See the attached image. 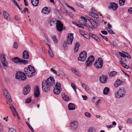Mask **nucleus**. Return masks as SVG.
Listing matches in <instances>:
<instances>
[{
  "label": "nucleus",
  "instance_id": "nucleus-27",
  "mask_svg": "<svg viewBox=\"0 0 132 132\" xmlns=\"http://www.w3.org/2000/svg\"><path fill=\"white\" fill-rule=\"evenodd\" d=\"M48 46L49 47V50L48 51V54L51 57L53 58L54 56L53 54L51 49L50 46L48 44Z\"/></svg>",
  "mask_w": 132,
  "mask_h": 132
},
{
  "label": "nucleus",
  "instance_id": "nucleus-7",
  "mask_svg": "<svg viewBox=\"0 0 132 132\" xmlns=\"http://www.w3.org/2000/svg\"><path fill=\"white\" fill-rule=\"evenodd\" d=\"M56 30L57 31L61 32L63 30V24L60 21L57 20L56 22Z\"/></svg>",
  "mask_w": 132,
  "mask_h": 132
},
{
  "label": "nucleus",
  "instance_id": "nucleus-22",
  "mask_svg": "<svg viewBox=\"0 0 132 132\" xmlns=\"http://www.w3.org/2000/svg\"><path fill=\"white\" fill-rule=\"evenodd\" d=\"M80 45V44L78 42H77L75 43L74 49L75 53H77L78 51Z\"/></svg>",
  "mask_w": 132,
  "mask_h": 132
},
{
  "label": "nucleus",
  "instance_id": "nucleus-16",
  "mask_svg": "<svg viewBox=\"0 0 132 132\" xmlns=\"http://www.w3.org/2000/svg\"><path fill=\"white\" fill-rule=\"evenodd\" d=\"M88 20L90 22L94 28H97V25L95 21L90 18H89Z\"/></svg>",
  "mask_w": 132,
  "mask_h": 132
},
{
  "label": "nucleus",
  "instance_id": "nucleus-39",
  "mask_svg": "<svg viewBox=\"0 0 132 132\" xmlns=\"http://www.w3.org/2000/svg\"><path fill=\"white\" fill-rule=\"evenodd\" d=\"M90 34L91 33H89V34H85L84 35V37L86 39H89L90 38Z\"/></svg>",
  "mask_w": 132,
  "mask_h": 132
},
{
  "label": "nucleus",
  "instance_id": "nucleus-44",
  "mask_svg": "<svg viewBox=\"0 0 132 132\" xmlns=\"http://www.w3.org/2000/svg\"><path fill=\"white\" fill-rule=\"evenodd\" d=\"M61 84L59 82H57L55 84V86L54 88H56L57 89H58V87H60V88L61 87Z\"/></svg>",
  "mask_w": 132,
  "mask_h": 132
},
{
  "label": "nucleus",
  "instance_id": "nucleus-51",
  "mask_svg": "<svg viewBox=\"0 0 132 132\" xmlns=\"http://www.w3.org/2000/svg\"><path fill=\"white\" fill-rule=\"evenodd\" d=\"M125 52H123L122 53H121V52H119V54L121 56L124 57L125 56Z\"/></svg>",
  "mask_w": 132,
  "mask_h": 132
},
{
  "label": "nucleus",
  "instance_id": "nucleus-25",
  "mask_svg": "<svg viewBox=\"0 0 132 132\" xmlns=\"http://www.w3.org/2000/svg\"><path fill=\"white\" fill-rule=\"evenodd\" d=\"M56 88H54L53 92L54 94L57 95L59 94L60 93V90H61V88L60 87H58V89Z\"/></svg>",
  "mask_w": 132,
  "mask_h": 132
},
{
  "label": "nucleus",
  "instance_id": "nucleus-4",
  "mask_svg": "<svg viewBox=\"0 0 132 132\" xmlns=\"http://www.w3.org/2000/svg\"><path fill=\"white\" fill-rule=\"evenodd\" d=\"M15 78L22 80H24L26 79V76L25 73L21 71H18L16 72L15 75Z\"/></svg>",
  "mask_w": 132,
  "mask_h": 132
},
{
  "label": "nucleus",
  "instance_id": "nucleus-37",
  "mask_svg": "<svg viewBox=\"0 0 132 132\" xmlns=\"http://www.w3.org/2000/svg\"><path fill=\"white\" fill-rule=\"evenodd\" d=\"M52 40L55 43H57V40L56 37L55 36H52Z\"/></svg>",
  "mask_w": 132,
  "mask_h": 132
},
{
  "label": "nucleus",
  "instance_id": "nucleus-31",
  "mask_svg": "<svg viewBox=\"0 0 132 132\" xmlns=\"http://www.w3.org/2000/svg\"><path fill=\"white\" fill-rule=\"evenodd\" d=\"M82 88L84 89L88 93L90 91L88 89V88L87 85L85 84H83L82 85Z\"/></svg>",
  "mask_w": 132,
  "mask_h": 132
},
{
  "label": "nucleus",
  "instance_id": "nucleus-19",
  "mask_svg": "<svg viewBox=\"0 0 132 132\" xmlns=\"http://www.w3.org/2000/svg\"><path fill=\"white\" fill-rule=\"evenodd\" d=\"M35 70H33L32 71V70H28V73L27 72L26 75L28 77L30 78L35 75Z\"/></svg>",
  "mask_w": 132,
  "mask_h": 132
},
{
  "label": "nucleus",
  "instance_id": "nucleus-35",
  "mask_svg": "<svg viewBox=\"0 0 132 132\" xmlns=\"http://www.w3.org/2000/svg\"><path fill=\"white\" fill-rule=\"evenodd\" d=\"M72 71L73 73L77 76L80 75V73L78 71H76L75 69H72Z\"/></svg>",
  "mask_w": 132,
  "mask_h": 132
},
{
  "label": "nucleus",
  "instance_id": "nucleus-8",
  "mask_svg": "<svg viewBox=\"0 0 132 132\" xmlns=\"http://www.w3.org/2000/svg\"><path fill=\"white\" fill-rule=\"evenodd\" d=\"M71 129L73 131H75L78 127L77 122L76 121H73L70 123Z\"/></svg>",
  "mask_w": 132,
  "mask_h": 132
},
{
  "label": "nucleus",
  "instance_id": "nucleus-58",
  "mask_svg": "<svg viewBox=\"0 0 132 132\" xmlns=\"http://www.w3.org/2000/svg\"><path fill=\"white\" fill-rule=\"evenodd\" d=\"M31 98H29L26 100V102L27 103H29L31 102Z\"/></svg>",
  "mask_w": 132,
  "mask_h": 132
},
{
  "label": "nucleus",
  "instance_id": "nucleus-11",
  "mask_svg": "<svg viewBox=\"0 0 132 132\" xmlns=\"http://www.w3.org/2000/svg\"><path fill=\"white\" fill-rule=\"evenodd\" d=\"M4 95L6 97L9 101L11 102L12 99L10 94H9L7 90L6 89H4L3 91Z\"/></svg>",
  "mask_w": 132,
  "mask_h": 132
},
{
  "label": "nucleus",
  "instance_id": "nucleus-30",
  "mask_svg": "<svg viewBox=\"0 0 132 132\" xmlns=\"http://www.w3.org/2000/svg\"><path fill=\"white\" fill-rule=\"evenodd\" d=\"M75 108V106L72 103H70L68 105V108L69 110H73Z\"/></svg>",
  "mask_w": 132,
  "mask_h": 132
},
{
  "label": "nucleus",
  "instance_id": "nucleus-49",
  "mask_svg": "<svg viewBox=\"0 0 132 132\" xmlns=\"http://www.w3.org/2000/svg\"><path fill=\"white\" fill-rule=\"evenodd\" d=\"M127 122L128 124H132V119L129 118L128 119L127 121Z\"/></svg>",
  "mask_w": 132,
  "mask_h": 132
},
{
  "label": "nucleus",
  "instance_id": "nucleus-53",
  "mask_svg": "<svg viewBox=\"0 0 132 132\" xmlns=\"http://www.w3.org/2000/svg\"><path fill=\"white\" fill-rule=\"evenodd\" d=\"M101 36L104 39H105L106 41H108V39L105 36H103L102 34H100Z\"/></svg>",
  "mask_w": 132,
  "mask_h": 132
},
{
  "label": "nucleus",
  "instance_id": "nucleus-15",
  "mask_svg": "<svg viewBox=\"0 0 132 132\" xmlns=\"http://www.w3.org/2000/svg\"><path fill=\"white\" fill-rule=\"evenodd\" d=\"M107 77L102 75L100 78L99 80L102 83H105L107 81Z\"/></svg>",
  "mask_w": 132,
  "mask_h": 132
},
{
  "label": "nucleus",
  "instance_id": "nucleus-3",
  "mask_svg": "<svg viewBox=\"0 0 132 132\" xmlns=\"http://www.w3.org/2000/svg\"><path fill=\"white\" fill-rule=\"evenodd\" d=\"M0 61L4 69H6L8 67V63L4 54H2L1 55Z\"/></svg>",
  "mask_w": 132,
  "mask_h": 132
},
{
  "label": "nucleus",
  "instance_id": "nucleus-1",
  "mask_svg": "<svg viewBox=\"0 0 132 132\" xmlns=\"http://www.w3.org/2000/svg\"><path fill=\"white\" fill-rule=\"evenodd\" d=\"M55 84L54 78L50 77L48 78L46 80H44L42 82V89L44 92H48L50 91V89Z\"/></svg>",
  "mask_w": 132,
  "mask_h": 132
},
{
  "label": "nucleus",
  "instance_id": "nucleus-63",
  "mask_svg": "<svg viewBox=\"0 0 132 132\" xmlns=\"http://www.w3.org/2000/svg\"><path fill=\"white\" fill-rule=\"evenodd\" d=\"M12 3H14L15 5L16 6L18 5V4L16 2L15 0H11Z\"/></svg>",
  "mask_w": 132,
  "mask_h": 132
},
{
  "label": "nucleus",
  "instance_id": "nucleus-9",
  "mask_svg": "<svg viewBox=\"0 0 132 132\" xmlns=\"http://www.w3.org/2000/svg\"><path fill=\"white\" fill-rule=\"evenodd\" d=\"M73 34L72 33L69 34L67 36V43L68 44H71L73 39Z\"/></svg>",
  "mask_w": 132,
  "mask_h": 132
},
{
  "label": "nucleus",
  "instance_id": "nucleus-26",
  "mask_svg": "<svg viewBox=\"0 0 132 132\" xmlns=\"http://www.w3.org/2000/svg\"><path fill=\"white\" fill-rule=\"evenodd\" d=\"M21 59L18 57H14L12 59V61L15 63H20Z\"/></svg>",
  "mask_w": 132,
  "mask_h": 132
},
{
  "label": "nucleus",
  "instance_id": "nucleus-34",
  "mask_svg": "<svg viewBox=\"0 0 132 132\" xmlns=\"http://www.w3.org/2000/svg\"><path fill=\"white\" fill-rule=\"evenodd\" d=\"M120 63L121 65H122L123 67H124V68L127 69H128L129 68V67L127 65L122 61H120Z\"/></svg>",
  "mask_w": 132,
  "mask_h": 132
},
{
  "label": "nucleus",
  "instance_id": "nucleus-38",
  "mask_svg": "<svg viewBox=\"0 0 132 132\" xmlns=\"http://www.w3.org/2000/svg\"><path fill=\"white\" fill-rule=\"evenodd\" d=\"M126 0H119V3L120 6H123L124 5L125 2Z\"/></svg>",
  "mask_w": 132,
  "mask_h": 132
},
{
  "label": "nucleus",
  "instance_id": "nucleus-18",
  "mask_svg": "<svg viewBox=\"0 0 132 132\" xmlns=\"http://www.w3.org/2000/svg\"><path fill=\"white\" fill-rule=\"evenodd\" d=\"M110 6L109 7V9H112L114 10H116L117 7V5L114 3H110Z\"/></svg>",
  "mask_w": 132,
  "mask_h": 132
},
{
  "label": "nucleus",
  "instance_id": "nucleus-5",
  "mask_svg": "<svg viewBox=\"0 0 132 132\" xmlns=\"http://www.w3.org/2000/svg\"><path fill=\"white\" fill-rule=\"evenodd\" d=\"M87 53L85 51L81 52L79 54V56L78 58L79 61L84 62L87 57Z\"/></svg>",
  "mask_w": 132,
  "mask_h": 132
},
{
  "label": "nucleus",
  "instance_id": "nucleus-40",
  "mask_svg": "<svg viewBox=\"0 0 132 132\" xmlns=\"http://www.w3.org/2000/svg\"><path fill=\"white\" fill-rule=\"evenodd\" d=\"M116 83H117L119 85H121L122 84L123 82L119 79H118L115 81Z\"/></svg>",
  "mask_w": 132,
  "mask_h": 132
},
{
  "label": "nucleus",
  "instance_id": "nucleus-48",
  "mask_svg": "<svg viewBox=\"0 0 132 132\" xmlns=\"http://www.w3.org/2000/svg\"><path fill=\"white\" fill-rule=\"evenodd\" d=\"M117 42L116 41H113V46L114 47H117Z\"/></svg>",
  "mask_w": 132,
  "mask_h": 132
},
{
  "label": "nucleus",
  "instance_id": "nucleus-64",
  "mask_svg": "<svg viewBox=\"0 0 132 132\" xmlns=\"http://www.w3.org/2000/svg\"><path fill=\"white\" fill-rule=\"evenodd\" d=\"M128 12L129 13H132V8L130 7L129 8V9L128 10Z\"/></svg>",
  "mask_w": 132,
  "mask_h": 132
},
{
  "label": "nucleus",
  "instance_id": "nucleus-6",
  "mask_svg": "<svg viewBox=\"0 0 132 132\" xmlns=\"http://www.w3.org/2000/svg\"><path fill=\"white\" fill-rule=\"evenodd\" d=\"M103 65V61L101 58L98 59V60L96 61L95 64V67L97 69L100 68L102 67Z\"/></svg>",
  "mask_w": 132,
  "mask_h": 132
},
{
  "label": "nucleus",
  "instance_id": "nucleus-24",
  "mask_svg": "<svg viewBox=\"0 0 132 132\" xmlns=\"http://www.w3.org/2000/svg\"><path fill=\"white\" fill-rule=\"evenodd\" d=\"M39 2V0H31V2L32 5L35 7L38 5Z\"/></svg>",
  "mask_w": 132,
  "mask_h": 132
},
{
  "label": "nucleus",
  "instance_id": "nucleus-56",
  "mask_svg": "<svg viewBox=\"0 0 132 132\" xmlns=\"http://www.w3.org/2000/svg\"><path fill=\"white\" fill-rule=\"evenodd\" d=\"M59 75H61L63 76H64L65 75L64 73L61 70H59Z\"/></svg>",
  "mask_w": 132,
  "mask_h": 132
},
{
  "label": "nucleus",
  "instance_id": "nucleus-42",
  "mask_svg": "<svg viewBox=\"0 0 132 132\" xmlns=\"http://www.w3.org/2000/svg\"><path fill=\"white\" fill-rule=\"evenodd\" d=\"M20 62V63H23L24 64H27L28 62V61L27 60H24L21 59Z\"/></svg>",
  "mask_w": 132,
  "mask_h": 132
},
{
  "label": "nucleus",
  "instance_id": "nucleus-50",
  "mask_svg": "<svg viewBox=\"0 0 132 132\" xmlns=\"http://www.w3.org/2000/svg\"><path fill=\"white\" fill-rule=\"evenodd\" d=\"M8 131L9 132H15L16 130L13 128H9Z\"/></svg>",
  "mask_w": 132,
  "mask_h": 132
},
{
  "label": "nucleus",
  "instance_id": "nucleus-32",
  "mask_svg": "<svg viewBox=\"0 0 132 132\" xmlns=\"http://www.w3.org/2000/svg\"><path fill=\"white\" fill-rule=\"evenodd\" d=\"M109 89L108 87H105L103 90V94L105 95H107L109 93Z\"/></svg>",
  "mask_w": 132,
  "mask_h": 132
},
{
  "label": "nucleus",
  "instance_id": "nucleus-28",
  "mask_svg": "<svg viewBox=\"0 0 132 132\" xmlns=\"http://www.w3.org/2000/svg\"><path fill=\"white\" fill-rule=\"evenodd\" d=\"M90 36L94 38L96 40L99 42L100 39L98 37L96 36L95 35L91 33L90 34Z\"/></svg>",
  "mask_w": 132,
  "mask_h": 132
},
{
  "label": "nucleus",
  "instance_id": "nucleus-33",
  "mask_svg": "<svg viewBox=\"0 0 132 132\" xmlns=\"http://www.w3.org/2000/svg\"><path fill=\"white\" fill-rule=\"evenodd\" d=\"M62 97L63 100L66 101H68L69 100L70 98L67 95H66L64 94H63Z\"/></svg>",
  "mask_w": 132,
  "mask_h": 132
},
{
  "label": "nucleus",
  "instance_id": "nucleus-61",
  "mask_svg": "<svg viewBox=\"0 0 132 132\" xmlns=\"http://www.w3.org/2000/svg\"><path fill=\"white\" fill-rule=\"evenodd\" d=\"M80 18L81 19L84 20V21L85 22H86L87 21V19H85L84 17L83 16H81V17Z\"/></svg>",
  "mask_w": 132,
  "mask_h": 132
},
{
  "label": "nucleus",
  "instance_id": "nucleus-46",
  "mask_svg": "<svg viewBox=\"0 0 132 132\" xmlns=\"http://www.w3.org/2000/svg\"><path fill=\"white\" fill-rule=\"evenodd\" d=\"M85 115L86 117L89 118H90L91 117V115L88 112H86L85 113Z\"/></svg>",
  "mask_w": 132,
  "mask_h": 132
},
{
  "label": "nucleus",
  "instance_id": "nucleus-55",
  "mask_svg": "<svg viewBox=\"0 0 132 132\" xmlns=\"http://www.w3.org/2000/svg\"><path fill=\"white\" fill-rule=\"evenodd\" d=\"M79 23H80L79 24H81L84 25V24L85 23V22L83 20H80L79 21Z\"/></svg>",
  "mask_w": 132,
  "mask_h": 132
},
{
  "label": "nucleus",
  "instance_id": "nucleus-47",
  "mask_svg": "<svg viewBox=\"0 0 132 132\" xmlns=\"http://www.w3.org/2000/svg\"><path fill=\"white\" fill-rule=\"evenodd\" d=\"M28 70H32V71L33 70H35L34 68L31 65H28Z\"/></svg>",
  "mask_w": 132,
  "mask_h": 132
},
{
  "label": "nucleus",
  "instance_id": "nucleus-60",
  "mask_svg": "<svg viewBox=\"0 0 132 132\" xmlns=\"http://www.w3.org/2000/svg\"><path fill=\"white\" fill-rule=\"evenodd\" d=\"M101 32L103 34H105V35H107L108 34V33L105 30L101 31Z\"/></svg>",
  "mask_w": 132,
  "mask_h": 132
},
{
  "label": "nucleus",
  "instance_id": "nucleus-2",
  "mask_svg": "<svg viewBox=\"0 0 132 132\" xmlns=\"http://www.w3.org/2000/svg\"><path fill=\"white\" fill-rule=\"evenodd\" d=\"M126 93L125 89L124 88L122 87L120 88L115 94L116 97L119 98L123 97L125 95Z\"/></svg>",
  "mask_w": 132,
  "mask_h": 132
},
{
  "label": "nucleus",
  "instance_id": "nucleus-14",
  "mask_svg": "<svg viewBox=\"0 0 132 132\" xmlns=\"http://www.w3.org/2000/svg\"><path fill=\"white\" fill-rule=\"evenodd\" d=\"M30 85H28L27 86L24 87L23 88V92L24 94L26 95L29 92L30 89Z\"/></svg>",
  "mask_w": 132,
  "mask_h": 132
},
{
  "label": "nucleus",
  "instance_id": "nucleus-43",
  "mask_svg": "<svg viewBox=\"0 0 132 132\" xmlns=\"http://www.w3.org/2000/svg\"><path fill=\"white\" fill-rule=\"evenodd\" d=\"M71 86L72 88H73V90H74L75 92H76V86L75 85L72 83H71Z\"/></svg>",
  "mask_w": 132,
  "mask_h": 132
},
{
  "label": "nucleus",
  "instance_id": "nucleus-13",
  "mask_svg": "<svg viewBox=\"0 0 132 132\" xmlns=\"http://www.w3.org/2000/svg\"><path fill=\"white\" fill-rule=\"evenodd\" d=\"M94 58L93 56H90L86 61L87 66H89L94 61Z\"/></svg>",
  "mask_w": 132,
  "mask_h": 132
},
{
  "label": "nucleus",
  "instance_id": "nucleus-17",
  "mask_svg": "<svg viewBox=\"0 0 132 132\" xmlns=\"http://www.w3.org/2000/svg\"><path fill=\"white\" fill-rule=\"evenodd\" d=\"M34 96L35 97H38L40 95V93L38 86L36 87L34 92Z\"/></svg>",
  "mask_w": 132,
  "mask_h": 132
},
{
  "label": "nucleus",
  "instance_id": "nucleus-36",
  "mask_svg": "<svg viewBox=\"0 0 132 132\" xmlns=\"http://www.w3.org/2000/svg\"><path fill=\"white\" fill-rule=\"evenodd\" d=\"M117 73V72L115 71H111V72L109 73V75L110 77L114 76Z\"/></svg>",
  "mask_w": 132,
  "mask_h": 132
},
{
  "label": "nucleus",
  "instance_id": "nucleus-21",
  "mask_svg": "<svg viewBox=\"0 0 132 132\" xmlns=\"http://www.w3.org/2000/svg\"><path fill=\"white\" fill-rule=\"evenodd\" d=\"M23 58L24 59H27L29 56V54L27 51L24 50L22 53Z\"/></svg>",
  "mask_w": 132,
  "mask_h": 132
},
{
  "label": "nucleus",
  "instance_id": "nucleus-45",
  "mask_svg": "<svg viewBox=\"0 0 132 132\" xmlns=\"http://www.w3.org/2000/svg\"><path fill=\"white\" fill-rule=\"evenodd\" d=\"M125 53L124 57H127L129 59L131 58V56L128 53L126 52H125Z\"/></svg>",
  "mask_w": 132,
  "mask_h": 132
},
{
  "label": "nucleus",
  "instance_id": "nucleus-54",
  "mask_svg": "<svg viewBox=\"0 0 132 132\" xmlns=\"http://www.w3.org/2000/svg\"><path fill=\"white\" fill-rule=\"evenodd\" d=\"M13 46L14 48L16 49L18 47V44L17 43L15 42H14Z\"/></svg>",
  "mask_w": 132,
  "mask_h": 132
},
{
  "label": "nucleus",
  "instance_id": "nucleus-41",
  "mask_svg": "<svg viewBox=\"0 0 132 132\" xmlns=\"http://www.w3.org/2000/svg\"><path fill=\"white\" fill-rule=\"evenodd\" d=\"M107 30L108 32L110 34H114V32L110 28H108L107 29Z\"/></svg>",
  "mask_w": 132,
  "mask_h": 132
},
{
  "label": "nucleus",
  "instance_id": "nucleus-12",
  "mask_svg": "<svg viewBox=\"0 0 132 132\" xmlns=\"http://www.w3.org/2000/svg\"><path fill=\"white\" fill-rule=\"evenodd\" d=\"M9 108L10 110H11L13 115L14 116H15L16 115H17L18 117V115L16 110L12 104L9 105Z\"/></svg>",
  "mask_w": 132,
  "mask_h": 132
},
{
  "label": "nucleus",
  "instance_id": "nucleus-52",
  "mask_svg": "<svg viewBox=\"0 0 132 132\" xmlns=\"http://www.w3.org/2000/svg\"><path fill=\"white\" fill-rule=\"evenodd\" d=\"M51 71L53 72V73L55 74L56 75H57V72L55 70L53 69L52 68H51Z\"/></svg>",
  "mask_w": 132,
  "mask_h": 132
},
{
  "label": "nucleus",
  "instance_id": "nucleus-23",
  "mask_svg": "<svg viewBox=\"0 0 132 132\" xmlns=\"http://www.w3.org/2000/svg\"><path fill=\"white\" fill-rule=\"evenodd\" d=\"M3 14L5 19L7 20H10V18L8 13L6 11H4L3 12Z\"/></svg>",
  "mask_w": 132,
  "mask_h": 132
},
{
  "label": "nucleus",
  "instance_id": "nucleus-62",
  "mask_svg": "<svg viewBox=\"0 0 132 132\" xmlns=\"http://www.w3.org/2000/svg\"><path fill=\"white\" fill-rule=\"evenodd\" d=\"M91 10L92 12L95 13L97 12L96 10H95L94 8H92L91 9Z\"/></svg>",
  "mask_w": 132,
  "mask_h": 132
},
{
  "label": "nucleus",
  "instance_id": "nucleus-57",
  "mask_svg": "<svg viewBox=\"0 0 132 132\" xmlns=\"http://www.w3.org/2000/svg\"><path fill=\"white\" fill-rule=\"evenodd\" d=\"M79 32L81 34V35H82L83 36L85 34V32L83 31L82 30H80Z\"/></svg>",
  "mask_w": 132,
  "mask_h": 132
},
{
  "label": "nucleus",
  "instance_id": "nucleus-29",
  "mask_svg": "<svg viewBox=\"0 0 132 132\" xmlns=\"http://www.w3.org/2000/svg\"><path fill=\"white\" fill-rule=\"evenodd\" d=\"M56 21V20L55 18H54L52 19L50 21V26H52L54 25Z\"/></svg>",
  "mask_w": 132,
  "mask_h": 132
},
{
  "label": "nucleus",
  "instance_id": "nucleus-20",
  "mask_svg": "<svg viewBox=\"0 0 132 132\" xmlns=\"http://www.w3.org/2000/svg\"><path fill=\"white\" fill-rule=\"evenodd\" d=\"M50 10L48 7H45L43 8L41 12L45 14H48L50 12Z\"/></svg>",
  "mask_w": 132,
  "mask_h": 132
},
{
  "label": "nucleus",
  "instance_id": "nucleus-10",
  "mask_svg": "<svg viewBox=\"0 0 132 132\" xmlns=\"http://www.w3.org/2000/svg\"><path fill=\"white\" fill-rule=\"evenodd\" d=\"M89 15L93 18H96L97 20L99 21H102L101 19L99 18L98 15L95 13L90 12L89 13Z\"/></svg>",
  "mask_w": 132,
  "mask_h": 132
},
{
  "label": "nucleus",
  "instance_id": "nucleus-59",
  "mask_svg": "<svg viewBox=\"0 0 132 132\" xmlns=\"http://www.w3.org/2000/svg\"><path fill=\"white\" fill-rule=\"evenodd\" d=\"M94 129L93 128H89L88 129V132H93V129Z\"/></svg>",
  "mask_w": 132,
  "mask_h": 132
}]
</instances>
